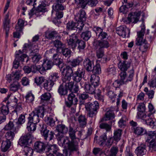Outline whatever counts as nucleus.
<instances>
[{"instance_id":"1","label":"nucleus","mask_w":156,"mask_h":156,"mask_svg":"<svg viewBox=\"0 0 156 156\" xmlns=\"http://www.w3.org/2000/svg\"><path fill=\"white\" fill-rule=\"evenodd\" d=\"M58 143L62 146H66L68 150L70 151L69 152L66 150L64 152L65 156H70V152L77 151L78 149V143L76 140H70L68 137H63L62 135L58 136Z\"/></svg>"},{"instance_id":"2","label":"nucleus","mask_w":156,"mask_h":156,"mask_svg":"<svg viewBox=\"0 0 156 156\" xmlns=\"http://www.w3.org/2000/svg\"><path fill=\"white\" fill-rule=\"evenodd\" d=\"M68 45L69 48L74 50L77 46L79 52H81L85 48L86 45L85 41L80 40L77 35L72 34L70 36L69 39L67 40Z\"/></svg>"},{"instance_id":"3","label":"nucleus","mask_w":156,"mask_h":156,"mask_svg":"<svg viewBox=\"0 0 156 156\" xmlns=\"http://www.w3.org/2000/svg\"><path fill=\"white\" fill-rule=\"evenodd\" d=\"M99 107V103L97 101L93 103H88L86 107L87 112V116L92 118L95 117L97 113V110Z\"/></svg>"},{"instance_id":"4","label":"nucleus","mask_w":156,"mask_h":156,"mask_svg":"<svg viewBox=\"0 0 156 156\" xmlns=\"http://www.w3.org/2000/svg\"><path fill=\"white\" fill-rule=\"evenodd\" d=\"M86 13L85 11L82 9L80 10L79 12L75 16V19L78 22V28L79 31H81L84 26L83 22L86 18Z\"/></svg>"},{"instance_id":"5","label":"nucleus","mask_w":156,"mask_h":156,"mask_svg":"<svg viewBox=\"0 0 156 156\" xmlns=\"http://www.w3.org/2000/svg\"><path fill=\"white\" fill-rule=\"evenodd\" d=\"M138 118L142 119L143 122L147 125L152 126V128L156 124L155 120L151 118L149 116H147L144 112H138L137 113Z\"/></svg>"},{"instance_id":"6","label":"nucleus","mask_w":156,"mask_h":156,"mask_svg":"<svg viewBox=\"0 0 156 156\" xmlns=\"http://www.w3.org/2000/svg\"><path fill=\"white\" fill-rule=\"evenodd\" d=\"M140 15V12H130L129 14L127 19L125 20L124 22L126 24H129L131 23H136L139 21Z\"/></svg>"},{"instance_id":"7","label":"nucleus","mask_w":156,"mask_h":156,"mask_svg":"<svg viewBox=\"0 0 156 156\" xmlns=\"http://www.w3.org/2000/svg\"><path fill=\"white\" fill-rule=\"evenodd\" d=\"M27 49L31 50L30 54V56H33L39 54V49L37 45L32 44L31 43L25 44L23 47V52H25V51Z\"/></svg>"},{"instance_id":"8","label":"nucleus","mask_w":156,"mask_h":156,"mask_svg":"<svg viewBox=\"0 0 156 156\" xmlns=\"http://www.w3.org/2000/svg\"><path fill=\"white\" fill-rule=\"evenodd\" d=\"M85 73V71L83 69L78 68L77 70L72 74L73 80L76 83L80 82L83 77Z\"/></svg>"},{"instance_id":"9","label":"nucleus","mask_w":156,"mask_h":156,"mask_svg":"<svg viewBox=\"0 0 156 156\" xmlns=\"http://www.w3.org/2000/svg\"><path fill=\"white\" fill-rule=\"evenodd\" d=\"M109 39L103 40H96L93 42V46L95 49L100 48H107L110 46Z\"/></svg>"},{"instance_id":"10","label":"nucleus","mask_w":156,"mask_h":156,"mask_svg":"<svg viewBox=\"0 0 156 156\" xmlns=\"http://www.w3.org/2000/svg\"><path fill=\"white\" fill-rule=\"evenodd\" d=\"M115 110V108L110 107L106 109V112L105 115V117L102 118L100 121V122L103 121H106L107 120H112L114 119L115 117V115L114 112Z\"/></svg>"},{"instance_id":"11","label":"nucleus","mask_w":156,"mask_h":156,"mask_svg":"<svg viewBox=\"0 0 156 156\" xmlns=\"http://www.w3.org/2000/svg\"><path fill=\"white\" fill-rule=\"evenodd\" d=\"M22 75L20 70H17L14 73H12V74H9L6 75V80L7 81L10 83L12 81L13 82L18 81L21 78Z\"/></svg>"},{"instance_id":"12","label":"nucleus","mask_w":156,"mask_h":156,"mask_svg":"<svg viewBox=\"0 0 156 156\" xmlns=\"http://www.w3.org/2000/svg\"><path fill=\"white\" fill-rule=\"evenodd\" d=\"M67 99L68 101H65V104L68 107H70L72 105H76L77 104L78 100L76 95L72 92L69 94Z\"/></svg>"},{"instance_id":"13","label":"nucleus","mask_w":156,"mask_h":156,"mask_svg":"<svg viewBox=\"0 0 156 156\" xmlns=\"http://www.w3.org/2000/svg\"><path fill=\"white\" fill-rule=\"evenodd\" d=\"M116 33L119 36L123 37H125L127 34L129 37L130 34V30L126 27L120 26L116 29Z\"/></svg>"},{"instance_id":"14","label":"nucleus","mask_w":156,"mask_h":156,"mask_svg":"<svg viewBox=\"0 0 156 156\" xmlns=\"http://www.w3.org/2000/svg\"><path fill=\"white\" fill-rule=\"evenodd\" d=\"M46 146V144L44 143L38 141L35 143L34 148L37 152L41 154L45 151Z\"/></svg>"},{"instance_id":"15","label":"nucleus","mask_w":156,"mask_h":156,"mask_svg":"<svg viewBox=\"0 0 156 156\" xmlns=\"http://www.w3.org/2000/svg\"><path fill=\"white\" fill-rule=\"evenodd\" d=\"M31 134L28 133L26 135L21 136L20 139L18 144L21 146H26L29 144V142H31Z\"/></svg>"},{"instance_id":"16","label":"nucleus","mask_w":156,"mask_h":156,"mask_svg":"<svg viewBox=\"0 0 156 156\" xmlns=\"http://www.w3.org/2000/svg\"><path fill=\"white\" fill-rule=\"evenodd\" d=\"M120 76L121 81L123 83V84H126L129 82L131 81L134 75V71H132L129 76L126 79V73H120L119 74Z\"/></svg>"},{"instance_id":"17","label":"nucleus","mask_w":156,"mask_h":156,"mask_svg":"<svg viewBox=\"0 0 156 156\" xmlns=\"http://www.w3.org/2000/svg\"><path fill=\"white\" fill-rule=\"evenodd\" d=\"M56 130L58 131V133L56 134V137L58 140V136H60L62 135L63 137H66L63 136V133H66L68 131V128L66 126L63 124L58 125L56 128Z\"/></svg>"},{"instance_id":"18","label":"nucleus","mask_w":156,"mask_h":156,"mask_svg":"<svg viewBox=\"0 0 156 156\" xmlns=\"http://www.w3.org/2000/svg\"><path fill=\"white\" fill-rule=\"evenodd\" d=\"M59 149L56 144L49 145L47 146L45 152L46 154H55Z\"/></svg>"},{"instance_id":"19","label":"nucleus","mask_w":156,"mask_h":156,"mask_svg":"<svg viewBox=\"0 0 156 156\" xmlns=\"http://www.w3.org/2000/svg\"><path fill=\"white\" fill-rule=\"evenodd\" d=\"M144 34L145 29L142 28L140 31L137 32V37L135 41L136 45L139 46L144 42Z\"/></svg>"},{"instance_id":"20","label":"nucleus","mask_w":156,"mask_h":156,"mask_svg":"<svg viewBox=\"0 0 156 156\" xmlns=\"http://www.w3.org/2000/svg\"><path fill=\"white\" fill-rule=\"evenodd\" d=\"M146 146L145 144H141L136 149L135 152L137 156H146L147 150Z\"/></svg>"},{"instance_id":"21","label":"nucleus","mask_w":156,"mask_h":156,"mask_svg":"<svg viewBox=\"0 0 156 156\" xmlns=\"http://www.w3.org/2000/svg\"><path fill=\"white\" fill-rule=\"evenodd\" d=\"M62 78L63 85L68 87L70 89L73 88L74 85V83L73 81L70 82L71 79V76L64 75Z\"/></svg>"},{"instance_id":"22","label":"nucleus","mask_w":156,"mask_h":156,"mask_svg":"<svg viewBox=\"0 0 156 156\" xmlns=\"http://www.w3.org/2000/svg\"><path fill=\"white\" fill-rule=\"evenodd\" d=\"M83 65L87 71L91 72L92 68L94 65V62L92 60H90L89 58H87L84 60Z\"/></svg>"},{"instance_id":"23","label":"nucleus","mask_w":156,"mask_h":156,"mask_svg":"<svg viewBox=\"0 0 156 156\" xmlns=\"http://www.w3.org/2000/svg\"><path fill=\"white\" fill-rule=\"evenodd\" d=\"M41 132L42 135L45 140H47L48 138V140L50 141L52 140L54 137V133L52 131L50 132L49 130L47 129H42L41 130Z\"/></svg>"},{"instance_id":"24","label":"nucleus","mask_w":156,"mask_h":156,"mask_svg":"<svg viewBox=\"0 0 156 156\" xmlns=\"http://www.w3.org/2000/svg\"><path fill=\"white\" fill-rule=\"evenodd\" d=\"M9 14L8 12L6 15L5 18V21L3 22V26L4 29L5 30L6 36L7 37L9 30Z\"/></svg>"},{"instance_id":"25","label":"nucleus","mask_w":156,"mask_h":156,"mask_svg":"<svg viewBox=\"0 0 156 156\" xmlns=\"http://www.w3.org/2000/svg\"><path fill=\"white\" fill-rule=\"evenodd\" d=\"M136 4L134 2L131 3H126V4L122 5L119 8V11L123 14H126L128 11V9L133 6H136Z\"/></svg>"},{"instance_id":"26","label":"nucleus","mask_w":156,"mask_h":156,"mask_svg":"<svg viewBox=\"0 0 156 156\" xmlns=\"http://www.w3.org/2000/svg\"><path fill=\"white\" fill-rule=\"evenodd\" d=\"M130 67V65L126 63V61H120L118 64V67L121 70L120 73L126 72Z\"/></svg>"},{"instance_id":"27","label":"nucleus","mask_w":156,"mask_h":156,"mask_svg":"<svg viewBox=\"0 0 156 156\" xmlns=\"http://www.w3.org/2000/svg\"><path fill=\"white\" fill-rule=\"evenodd\" d=\"M15 109L12 112L11 119H16L18 117V115L20 111L22 110V108L21 104H19L16 105Z\"/></svg>"},{"instance_id":"28","label":"nucleus","mask_w":156,"mask_h":156,"mask_svg":"<svg viewBox=\"0 0 156 156\" xmlns=\"http://www.w3.org/2000/svg\"><path fill=\"white\" fill-rule=\"evenodd\" d=\"M100 79L98 76L95 74L91 75L90 79V81L91 84L94 87H96L98 86L100 84Z\"/></svg>"},{"instance_id":"29","label":"nucleus","mask_w":156,"mask_h":156,"mask_svg":"<svg viewBox=\"0 0 156 156\" xmlns=\"http://www.w3.org/2000/svg\"><path fill=\"white\" fill-rule=\"evenodd\" d=\"M95 88L93 85L88 83H85L84 85V88L85 92L90 94H94Z\"/></svg>"},{"instance_id":"30","label":"nucleus","mask_w":156,"mask_h":156,"mask_svg":"<svg viewBox=\"0 0 156 156\" xmlns=\"http://www.w3.org/2000/svg\"><path fill=\"white\" fill-rule=\"evenodd\" d=\"M72 89H70L68 87H66L62 84L58 87V92L61 95H65L67 94L68 90H71Z\"/></svg>"},{"instance_id":"31","label":"nucleus","mask_w":156,"mask_h":156,"mask_svg":"<svg viewBox=\"0 0 156 156\" xmlns=\"http://www.w3.org/2000/svg\"><path fill=\"white\" fill-rule=\"evenodd\" d=\"M23 51H21L20 50H19L18 52H16L15 55V59L17 60V61H21L22 62L24 61L25 58H27V56L26 54H23Z\"/></svg>"},{"instance_id":"32","label":"nucleus","mask_w":156,"mask_h":156,"mask_svg":"<svg viewBox=\"0 0 156 156\" xmlns=\"http://www.w3.org/2000/svg\"><path fill=\"white\" fill-rule=\"evenodd\" d=\"M40 118L38 115L33 111L30 114L28 119L29 121L37 123L39 122Z\"/></svg>"},{"instance_id":"33","label":"nucleus","mask_w":156,"mask_h":156,"mask_svg":"<svg viewBox=\"0 0 156 156\" xmlns=\"http://www.w3.org/2000/svg\"><path fill=\"white\" fill-rule=\"evenodd\" d=\"M107 139L106 134L105 133H104L99 138L98 140L94 139V141H96V143L99 144L100 146H103L105 144V140Z\"/></svg>"},{"instance_id":"34","label":"nucleus","mask_w":156,"mask_h":156,"mask_svg":"<svg viewBox=\"0 0 156 156\" xmlns=\"http://www.w3.org/2000/svg\"><path fill=\"white\" fill-rule=\"evenodd\" d=\"M33 111L40 118H43L44 115L45 109L43 106H39L35 108Z\"/></svg>"},{"instance_id":"35","label":"nucleus","mask_w":156,"mask_h":156,"mask_svg":"<svg viewBox=\"0 0 156 156\" xmlns=\"http://www.w3.org/2000/svg\"><path fill=\"white\" fill-rule=\"evenodd\" d=\"M83 58L80 57L72 60L69 62V65L72 68L74 67L79 65L80 64L82 61Z\"/></svg>"},{"instance_id":"36","label":"nucleus","mask_w":156,"mask_h":156,"mask_svg":"<svg viewBox=\"0 0 156 156\" xmlns=\"http://www.w3.org/2000/svg\"><path fill=\"white\" fill-rule=\"evenodd\" d=\"M133 133L137 136H140L145 134L146 130L143 128L140 127H134Z\"/></svg>"},{"instance_id":"37","label":"nucleus","mask_w":156,"mask_h":156,"mask_svg":"<svg viewBox=\"0 0 156 156\" xmlns=\"http://www.w3.org/2000/svg\"><path fill=\"white\" fill-rule=\"evenodd\" d=\"M54 84L55 83H53V82L48 79V80H45L43 84L45 90L48 91H50L51 90Z\"/></svg>"},{"instance_id":"38","label":"nucleus","mask_w":156,"mask_h":156,"mask_svg":"<svg viewBox=\"0 0 156 156\" xmlns=\"http://www.w3.org/2000/svg\"><path fill=\"white\" fill-rule=\"evenodd\" d=\"M147 137L146 142H149L151 139H156V132L155 131H150L147 132L146 131L145 134Z\"/></svg>"},{"instance_id":"39","label":"nucleus","mask_w":156,"mask_h":156,"mask_svg":"<svg viewBox=\"0 0 156 156\" xmlns=\"http://www.w3.org/2000/svg\"><path fill=\"white\" fill-rule=\"evenodd\" d=\"M37 124V123L28 120L27 125L28 130L31 133L33 132L36 129Z\"/></svg>"},{"instance_id":"40","label":"nucleus","mask_w":156,"mask_h":156,"mask_svg":"<svg viewBox=\"0 0 156 156\" xmlns=\"http://www.w3.org/2000/svg\"><path fill=\"white\" fill-rule=\"evenodd\" d=\"M73 71L71 67L69 66H67L63 67L62 73L63 76H71V74L73 73Z\"/></svg>"},{"instance_id":"41","label":"nucleus","mask_w":156,"mask_h":156,"mask_svg":"<svg viewBox=\"0 0 156 156\" xmlns=\"http://www.w3.org/2000/svg\"><path fill=\"white\" fill-rule=\"evenodd\" d=\"M78 27L77 22L76 23L73 21H70L66 24V27L69 30H75L76 29L79 30Z\"/></svg>"},{"instance_id":"42","label":"nucleus","mask_w":156,"mask_h":156,"mask_svg":"<svg viewBox=\"0 0 156 156\" xmlns=\"http://www.w3.org/2000/svg\"><path fill=\"white\" fill-rule=\"evenodd\" d=\"M112 121L111 122V123L109 124L105 122L101 123L99 125V127L101 129H104L107 132H109L112 128Z\"/></svg>"},{"instance_id":"43","label":"nucleus","mask_w":156,"mask_h":156,"mask_svg":"<svg viewBox=\"0 0 156 156\" xmlns=\"http://www.w3.org/2000/svg\"><path fill=\"white\" fill-rule=\"evenodd\" d=\"M20 85L18 81H16L11 84L10 86V90L14 92L17 91L20 88Z\"/></svg>"},{"instance_id":"44","label":"nucleus","mask_w":156,"mask_h":156,"mask_svg":"<svg viewBox=\"0 0 156 156\" xmlns=\"http://www.w3.org/2000/svg\"><path fill=\"white\" fill-rule=\"evenodd\" d=\"M58 34V32L55 30L47 31L45 33V37L47 39H51L56 37Z\"/></svg>"},{"instance_id":"45","label":"nucleus","mask_w":156,"mask_h":156,"mask_svg":"<svg viewBox=\"0 0 156 156\" xmlns=\"http://www.w3.org/2000/svg\"><path fill=\"white\" fill-rule=\"evenodd\" d=\"M78 121L81 127H83L87 124V119L84 115H80L78 118Z\"/></svg>"},{"instance_id":"46","label":"nucleus","mask_w":156,"mask_h":156,"mask_svg":"<svg viewBox=\"0 0 156 156\" xmlns=\"http://www.w3.org/2000/svg\"><path fill=\"white\" fill-rule=\"evenodd\" d=\"M10 141H3L1 146V150L4 152H6L9 148L11 146Z\"/></svg>"},{"instance_id":"47","label":"nucleus","mask_w":156,"mask_h":156,"mask_svg":"<svg viewBox=\"0 0 156 156\" xmlns=\"http://www.w3.org/2000/svg\"><path fill=\"white\" fill-rule=\"evenodd\" d=\"M53 65L52 62L50 60H46L43 61L42 66L44 67L45 70L50 69Z\"/></svg>"},{"instance_id":"48","label":"nucleus","mask_w":156,"mask_h":156,"mask_svg":"<svg viewBox=\"0 0 156 156\" xmlns=\"http://www.w3.org/2000/svg\"><path fill=\"white\" fill-rule=\"evenodd\" d=\"M101 90L100 89H96L95 88L93 94H94L95 97L97 99L103 102L104 101V97L101 94Z\"/></svg>"},{"instance_id":"49","label":"nucleus","mask_w":156,"mask_h":156,"mask_svg":"<svg viewBox=\"0 0 156 156\" xmlns=\"http://www.w3.org/2000/svg\"><path fill=\"white\" fill-rule=\"evenodd\" d=\"M24 21L22 19H19L17 24L15 26L16 31H22L24 27Z\"/></svg>"},{"instance_id":"50","label":"nucleus","mask_w":156,"mask_h":156,"mask_svg":"<svg viewBox=\"0 0 156 156\" xmlns=\"http://www.w3.org/2000/svg\"><path fill=\"white\" fill-rule=\"evenodd\" d=\"M148 146L150 151L151 152L156 151V139H153L149 141Z\"/></svg>"},{"instance_id":"51","label":"nucleus","mask_w":156,"mask_h":156,"mask_svg":"<svg viewBox=\"0 0 156 156\" xmlns=\"http://www.w3.org/2000/svg\"><path fill=\"white\" fill-rule=\"evenodd\" d=\"M46 4L43 1L41 4L36 9V11L37 12H44L47 11V9L46 8Z\"/></svg>"},{"instance_id":"52","label":"nucleus","mask_w":156,"mask_h":156,"mask_svg":"<svg viewBox=\"0 0 156 156\" xmlns=\"http://www.w3.org/2000/svg\"><path fill=\"white\" fill-rule=\"evenodd\" d=\"M53 64L58 65L60 68L59 66L62 62V60L58 58V55L57 54H54L53 56Z\"/></svg>"},{"instance_id":"53","label":"nucleus","mask_w":156,"mask_h":156,"mask_svg":"<svg viewBox=\"0 0 156 156\" xmlns=\"http://www.w3.org/2000/svg\"><path fill=\"white\" fill-rule=\"evenodd\" d=\"M71 52L69 48L63 47L61 49V51L60 53L65 57H70Z\"/></svg>"},{"instance_id":"54","label":"nucleus","mask_w":156,"mask_h":156,"mask_svg":"<svg viewBox=\"0 0 156 156\" xmlns=\"http://www.w3.org/2000/svg\"><path fill=\"white\" fill-rule=\"evenodd\" d=\"M122 130L120 129H117L114 131L113 138L115 140L118 141L121 139Z\"/></svg>"},{"instance_id":"55","label":"nucleus","mask_w":156,"mask_h":156,"mask_svg":"<svg viewBox=\"0 0 156 156\" xmlns=\"http://www.w3.org/2000/svg\"><path fill=\"white\" fill-rule=\"evenodd\" d=\"M76 132V131L74 129L72 126H69V134L71 140H76L77 138L75 134Z\"/></svg>"},{"instance_id":"56","label":"nucleus","mask_w":156,"mask_h":156,"mask_svg":"<svg viewBox=\"0 0 156 156\" xmlns=\"http://www.w3.org/2000/svg\"><path fill=\"white\" fill-rule=\"evenodd\" d=\"M93 74H99L101 73V69L100 65L99 64L94 65L92 68V71Z\"/></svg>"},{"instance_id":"57","label":"nucleus","mask_w":156,"mask_h":156,"mask_svg":"<svg viewBox=\"0 0 156 156\" xmlns=\"http://www.w3.org/2000/svg\"><path fill=\"white\" fill-rule=\"evenodd\" d=\"M65 9V7L62 4L57 3L53 5L52 6V11H62Z\"/></svg>"},{"instance_id":"58","label":"nucleus","mask_w":156,"mask_h":156,"mask_svg":"<svg viewBox=\"0 0 156 156\" xmlns=\"http://www.w3.org/2000/svg\"><path fill=\"white\" fill-rule=\"evenodd\" d=\"M89 95L87 94V93L86 92L81 94L79 96L80 105H81L83 104L84 103V101L89 98Z\"/></svg>"},{"instance_id":"59","label":"nucleus","mask_w":156,"mask_h":156,"mask_svg":"<svg viewBox=\"0 0 156 156\" xmlns=\"http://www.w3.org/2000/svg\"><path fill=\"white\" fill-rule=\"evenodd\" d=\"M91 36V32L90 31H87L83 32L81 35V37L83 40L87 41Z\"/></svg>"},{"instance_id":"60","label":"nucleus","mask_w":156,"mask_h":156,"mask_svg":"<svg viewBox=\"0 0 156 156\" xmlns=\"http://www.w3.org/2000/svg\"><path fill=\"white\" fill-rule=\"evenodd\" d=\"M53 44L54 46L56 48L57 51H58L59 49H61L64 45L61 41L58 40H56L53 41Z\"/></svg>"},{"instance_id":"61","label":"nucleus","mask_w":156,"mask_h":156,"mask_svg":"<svg viewBox=\"0 0 156 156\" xmlns=\"http://www.w3.org/2000/svg\"><path fill=\"white\" fill-rule=\"evenodd\" d=\"M9 112L8 106L6 105H3L0 108V113H1L3 115H7Z\"/></svg>"},{"instance_id":"62","label":"nucleus","mask_w":156,"mask_h":156,"mask_svg":"<svg viewBox=\"0 0 156 156\" xmlns=\"http://www.w3.org/2000/svg\"><path fill=\"white\" fill-rule=\"evenodd\" d=\"M139 46L140 50L143 52H145L148 48V44L146 39H144V42Z\"/></svg>"},{"instance_id":"63","label":"nucleus","mask_w":156,"mask_h":156,"mask_svg":"<svg viewBox=\"0 0 156 156\" xmlns=\"http://www.w3.org/2000/svg\"><path fill=\"white\" fill-rule=\"evenodd\" d=\"M26 101L29 103L32 102L34 100V95L31 92H28L25 97Z\"/></svg>"},{"instance_id":"64","label":"nucleus","mask_w":156,"mask_h":156,"mask_svg":"<svg viewBox=\"0 0 156 156\" xmlns=\"http://www.w3.org/2000/svg\"><path fill=\"white\" fill-rule=\"evenodd\" d=\"M25 155L26 156H32L33 153V149L27 146H25L24 148Z\"/></svg>"}]
</instances>
